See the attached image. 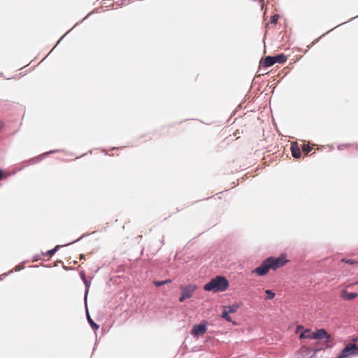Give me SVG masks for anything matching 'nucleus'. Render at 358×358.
<instances>
[{"label":"nucleus","instance_id":"obj_8","mask_svg":"<svg viewBox=\"0 0 358 358\" xmlns=\"http://www.w3.org/2000/svg\"><path fill=\"white\" fill-rule=\"evenodd\" d=\"M207 331V324L206 322L199 324H194L192 329L191 334L194 336L199 338L203 336Z\"/></svg>","mask_w":358,"mask_h":358},{"label":"nucleus","instance_id":"obj_20","mask_svg":"<svg viewBox=\"0 0 358 358\" xmlns=\"http://www.w3.org/2000/svg\"><path fill=\"white\" fill-rule=\"evenodd\" d=\"M230 313H228L227 309L223 310L222 313V317L224 318L227 322H232L231 317L229 316Z\"/></svg>","mask_w":358,"mask_h":358},{"label":"nucleus","instance_id":"obj_7","mask_svg":"<svg viewBox=\"0 0 358 358\" xmlns=\"http://www.w3.org/2000/svg\"><path fill=\"white\" fill-rule=\"evenodd\" d=\"M339 355L342 358H345L350 355H358V346L355 343H350L341 351Z\"/></svg>","mask_w":358,"mask_h":358},{"label":"nucleus","instance_id":"obj_21","mask_svg":"<svg viewBox=\"0 0 358 358\" xmlns=\"http://www.w3.org/2000/svg\"><path fill=\"white\" fill-rule=\"evenodd\" d=\"M265 293L266 294V299L267 300L273 299L275 296V292L271 289H266Z\"/></svg>","mask_w":358,"mask_h":358},{"label":"nucleus","instance_id":"obj_15","mask_svg":"<svg viewBox=\"0 0 358 358\" xmlns=\"http://www.w3.org/2000/svg\"><path fill=\"white\" fill-rule=\"evenodd\" d=\"M87 321L90 325V327H92V329L94 331H96L99 328V326L96 323H95L94 322V320L91 318L87 309Z\"/></svg>","mask_w":358,"mask_h":358},{"label":"nucleus","instance_id":"obj_23","mask_svg":"<svg viewBox=\"0 0 358 358\" xmlns=\"http://www.w3.org/2000/svg\"><path fill=\"white\" fill-rule=\"evenodd\" d=\"M341 261V262L348 264L350 265H353L357 262L356 260H355L353 259H346V258H343Z\"/></svg>","mask_w":358,"mask_h":358},{"label":"nucleus","instance_id":"obj_9","mask_svg":"<svg viewBox=\"0 0 358 358\" xmlns=\"http://www.w3.org/2000/svg\"><path fill=\"white\" fill-rule=\"evenodd\" d=\"M90 234H83L79 238H78L77 240L74 241H72L71 243H69L68 244H65L64 245H57L55 248H53L52 249L47 251L45 253L44 252H42V255H45V256H52L53 255L55 254L56 252L58 251V250L62 247V246H66V245H69L70 244H73L76 242H78V241H80L81 239H83L84 237L85 236H89Z\"/></svg>","mask_w":358,"mask_h":358},{"label":"nucleus","instance_id":"obj_22","mask_svg":"<svg viewBox=\"0 0 358 358\" xmlns=\"http://www.w3.org/2000/svg\"><path fill=\"white\" fill-rule=\"evenodd\" d=\"M353 145H355V148L357 150H358V144H355V145H353V144H341L338 146V149L339 150H343L348 147H350V146H353Z\"/></svg>","mask_w":358,"mask_h":358},{"label":"nucleus","instance_id":"obj_38","mask_svg":"<svg viewBox=\"0 0 358 358\" xmlns=\"http://www.w3.org/2000/svg\"><path fill=\"white\" fill-rule=\"evenodd\" d=\"M37 266H38L37 265L31 266V267H37Z\"/></svg>","mask_w":358,"mask_h":358},{"label":"nucleus","instance_id":"obj_3","mask_svg":"<svg viewBox=\"0 0 358 358\" xmlns=\"http://www.w3.org/2000/svg\"><path fill=\"white\" fill-rule=\"evenodd\" d=\"M196 289L197 286L195 284L180 285V296L179 297L178 301L180 302H183L185 300L192 298Z\"/></svg>","mask_w":358,"mask_h":358},{"label":"nucleus","instance_id":"obj_6","mask_svg":"<svg viewBox=\"0 0 358 358\" xmlns=\"http://www.w3.org/2000/svg\"><path fill=\"white\" fill-rule=\"evenodd\" d=\"M271 268L268 258L265 259L262 264L252 271V273H255L259 276L266 275Z\"/></svg>","mask_w":358,"mask_h":358},{"label":"nucleus","instance_id":"obj_39","mask_svg":"<svg viewBox=\"0 0 358 358\" xmlns=\"http://www.w3.org/2000/svg\"><path fill=\"white\" fill-rule=\"evenodd\" d=\"M260 1H261L262 2H263V1H264V0H260Z\"/></svg>","mask_w":358,"mask_h":358},{"label":"nucleus","instance_id":"obj_13","mask_svg":"<svg viewBox=\"0 0 358 358\" xmlns=\"http://www.w3.org/2000/svg\"><path fill=\"white\" fill-rule=\"evenodd\" d=\"M291 152L294 158L299 159L301 156L300 148L298 145L297 142H294L291 145Z\"/></svg>","mask_w":358,"mask_h":358},{"label":"nucleus","instance_id":"obj_12","mask_svg":"<svg viewBox=\"0 0 358 358\" xmlns=\"http://www.w3.org/2000/svg\"><path fill=\"white\" fill-rule=\"evenodd\" d=\"M80 277H81V279L85 285V305L87 306V294H88V292H89V289H90V285H91V282L90 280H88L85 276V274L83 271H82L80 273Z\"/></svg>","mask_w":358,"mask_h":358},{"label":"nucleus","instance_id":"obj_36","mask_svg":"<svg viewBox=\"0 0 358 358\" xmlns=\"http://www.w3.org/2000/svg\"><path fill=\"white\" fill-rule=\"evenodd\" d=\"M358 17V15H357L356 17H352V18L350 19V20H354L355 18H356V17Z\"/></svg>","mask_w":358,"mask_h":358},{"label":"nucleus","instance_id":"obj_16","mask_svg":"<svg viewBox=\"0 0 358 358\" xmlns=\"http://www.w3.org/2000/svg\"><path fill=\"white\" fill-rule=\"evenodd\" d=\"M273 57H275V63H279V64L285 63L287 61V56L283 53L278 54Z\"/></svg>","mask_w":358,"mask_h":358},{"label":"nucleus","instance_id":"obj_28","mask_svg":"<svg viewBox=\"0 0 358 358\" xmlns=\"http://www.w3.org/2000/svg\"><path fill=\"white\" fill-rule=\"evenodd\" d=\"M326 34H327V33L323 34L320 37V38L321 37H322L323 36H324ZM318 41H319V38H317L316 40H315V41L312 43V45H314V44H315Z\"/></svg>","mask_w":358,"mask_h":358},{"label":"nucleus","instance_id":"obj_29","mask_svg":"<svg viewBox=\"0 0 358 358\" xmlns=\"http://www.w3.org/2000/svg\"><path fill=\"white\" fill-rule=\"evenodd\" d=\"M13 272V271H10L8 272V273H5L2 274L1 275H0V279L1 280L2 279L1 276H7L9 273H12Z\"/></svg>","mask_w":358,"mask_h":358},{"label":"nucleus","instance_id":"obj_33","mask_svg":"<svg viewBox=\"0 0 358 358\" xmlns=\"http://www.w3.org/2000/svg\"><path fill=\"white\" fill-rule=\"evenodd\" d=\"M59 43H57V44L55 45V46L52 49V50L50 52H48V55H50L51 54V52L53 50V49L59 44Z\"/></svg>","mask_w":358,"mask_h":358},{"label":"nucleus","instance_id":"obj_11","mask_svg":"<svg viewBox=\"0 0 358 358\" xmlns=\"http://www.w3.org/2000/svg\"><path fill=\"white\" fill-rule=\"evenodd\" d=\"M62 150H50L48 152H44L42 155H38V156H37L36 157H34V158L29 159V162L31 164H36V163H38V162H41V160H43L44 159V157H45L46 156H48L50 154L59 152H62Z\"/></svg>","mask_w":358,"mask_h":358},{"label":"nucleus","instance_id":"obj_14","mask_svg":"<svg viewBox=\"0 0 358 358\" xmlns=\"http://www.w3.org/2000/svg\"><path fill=\"white\" fill-rule=\"evenodd\" d=\"M357 294L355 292H349L346 289H343L341 292V296L345 300H352L357 297Z\"/></svg>","mask_w":358,"mask_h":358},{"label":"nucleus","instance_id":"obj_24","mask_svg":"<svg viewBox=\"0 0 358 358\" xmlns=\"http://www.w3.org/2000/svg\"><path fill=\"white\" fill-rule=\"evenodd\" d=\"M302 150L306 155H308L313 150V148L309 145L304 144L302 147Z\"/></svg>","mask_w":358,"mask_h":358},{"label":"nucleus","instance_id":"obj_40","mask_svg":"<svg viewBox=\"0 0 358 358\" xmlns=\"http://www.w3.org/2000/svg\"><path fill=\"white\" fill-rule=\"evenodd\" d=\"M357 284H358V280H357Z\"/></svg>","mask_w":358,"mask_h":358},{"label":"nucleus","instance_id":"obj_26","mask_svg":"<svg viewBox=\"0 0 358 358\" xmlns=\"http://www.w3.org/2000/svg\"><path fill=\"white\" fill-rule=\"evenodd\" d=\"M24 269V266H21V265H17L15 267V271H20L21 270Z\"/></svg>","mask_w":358,"mask_h":358},{"label":"nucleus","instance_id":"obj_5","mask_svg":"<svg viewBox=\"0 0 358 358\" xmlns=\"http://www.w3.org/2000/svg\"><path fill=\"white\" fill-rule=\"evenodd\" d=\"M327 348V345L323 347H316L314 349L303 346L300 348V353L303 358H313L317 352L321 350H324Z\"/></svg>","mask_w":358,"mask_h":358},{"label":"nucleus","instance_id":"obj_19","mask_svg":"<svg viewBox=\"0 0 358 358\" xmlns=\"http://www.w3.org/2000/svg\"><path fill=\"white\" fill-rule=\"evenodd\" d=\"M171 282V279H166L164 280H155L154 284L156 287H159L166 284Z\"/></svg>","mask_w":358,"mask_h":358},{"label":"nucleus","instance_id":"obj_17","mask_svg":"<svg viewBox=\"0 0 358 358\" xmlns=\"http://www.w3.org/2000/svg\"><path fill=\"white\" fill-rule=\"evenodd\" d=\"M238 308H239V305L236 303H234L231 305L224 307V308L227 309L228 313H236L238 310Z\"/></svg>","mask_w":358,"mask_h":358},{"label":"nucleus","instance_id":"obj_2","mask_svg":"<svg viewBox=\"0 0 358 358\" xmlns=\"http://www.w3.org/2000/svg\"><path fill=\"white\" fill-rule=\"evenodd\" d=\"M301 338H310V339H317L322 340L324 339L323 343L320 344L319 347H323L327 345L329 348V343H330L331 338V335L327 333V330L321 328L317 329L316 331L313 332L312 334H309L308 335H300Z\"/></svg>","mask_w":358,"mask_h":358},{"label":"nucleus","instance_id":"obj_1","mask_svg":"<svg viewBox=\"0 0 358 358\" xmlns=\"http://www.w3.org/2000/svg\"><path fill=\"white\" fill-rule=\"evenodd\" d=\"M229 286V282L227 278L224 275H218L206 283L203 289L213 293H218L226 291Z\"/></svg>","mask_w":358,"mask_h":358},{"label":"nucleus","instance_id":"obj_10","mask_svg":"<svg viewBox=\"0 0 358 358\" xmlns=\"http://www.w3.org/2000/svg\"><path fill=\"white\" fill-rule=\"evenodd\" d=\"M275 59L273 56H266L260 60L259 64L264 68H268L275 64Z\"/></svg>","mask_w":358,"mask_h":358},{"label":"nucleus","instance_id":"obj_31","mask_svg":"<svg viewBox=\"0 0 358 358\" xmlns=\"http://www.w3.org/2000/svg\"><path fill=\"white\" fill-rule=\"evenodd\" d=\"M3 172L1 169H0V180L3 178Z\"/></svg>","mask_w":358,"mask_h":358},{"label":"nucleus","instance_id":"obj_27","mask_svg":"<svg viewBox=\"0 0 358 358\" xmlns=\"http://www.w3.org/2000/svg\"><path fill=\"white\" fill-rule=\"evenodd\" d=\"M309 334H312L310 332V330L309 329H306L303 333H301V334H303V335H308Z\"/></svg>","mask_w":358,"mask_h":358},{"label":"nucleus","instance_id":"obj_30","mask_svg":"<svg viewBox=\"0 0 358 358\" xmlns=\"http://www.w3.org/2000/svg\"><path fill=\"white\" fill-rule=\"evenodd\" d=\"M39 259H40V256H39V255H35V256L34 257V262H36V261H38Z\"/></svg>","mask_w":358,"mask_h":358},{"label":"nucleus","instance_id":"obj_34","mask_svg":"<svg viewBox=\"0 0 358 358\" xmlns=\"http://www.w3.org/2000/svg\"><path fill=\"white\" fill-rule=\"evenodd\" d=\"M59 43H57V44L55 45V46L52 49V50L50 52H48V55H50L51 54V52L53 50V49L59 44Z\"/></svg>","mask_w":358,"mask_h":358},{"label":"nucleus","instance_id":"obj_35","mask_svg":"<svg viewBox=\"0 0 358 358\" xmlns=\"http://www.w3.org/2000/svg\"><path fill=\"white\" fill-rule=\"evenodd\" d=\"M3 124L0 122V129L2 128Z\"/></svg>","mask_w":358,"mask_h":358},{"label":"nucleus","instance_id":"obj_25","mask_svg":"<svg viewBox=\"0 0 358 358\" xmlns=\"http://www.w3.org/2000/svg\"><path fill=\"white\" fill-rule=\"evenodd\" d=\"M279 17L280 16L278 14H275L272 15L270 20L271 24H275L279 19Z\"/></svg>","mask_w":358,"mask_h":358},{"label":"nucleus","instance_id":"obj_18","mask_svg":"<svg viewBox=\"0 0 358 358\" xmlns=\"http://www.w3.org/2000/svg\"><path fill=\"white\" fill-rule=\"evenodd\" d=\"M91 13H88L82 20L78 22L71 29H69L68 31H66L58 41V43H60V41L64 38V36L68 34L75 27H76L78 24L83 22L85 20H86L90 15Z\"/></svg>","mask_w":358,"mask_h":358},{"label":"nucleus","instance_id":"obj_32","mask_svg":"<svg viewBox=\"0 0 358 358\" xmlns=\"http://www.w3.org/2000/svg\"><path fill=\"white\" fill-rule=\"evenodd\" d=\"M343 24H345V22H343ZM342 24H343V23H342ZM339 26H340V24H339ZM336 27H337V26H336V27H334L333 29H330V30H329V31H328L327 33L330 32L331 30L334 29H335V28H336Z\"/></svg>","mask_w":358,"mask_h":358},{"label":"nucleus","instance_id":"obj_4","mask_svg":"<svg viewBox=\"0 0 358 358\" xmlns=\"http://www.w3.org/2000/svg\"><path fill=\"white\" fill-rule=\"evenodd\" d=\"M286 256L285 253H282L276 258L272 256L267 257L270 263L271 268L275 271L285 266L289 262V260L286 259Z\"/></svg>","mask_w":358,"mask_h":358},{"label":"nucleus","instance_id":"obj_37","mask_svg":"<svg viewBox=\"0 0 358 358\" xmlns=\"http://www.w3.org/2000/svg\"><path fill=\"white\" fill-rule=\"evenodd\" d=\"M302 329V327L301 326H298L297 327V329Z\"/></svg>","mask_w":358,"mask_h":358}]
</instances>
